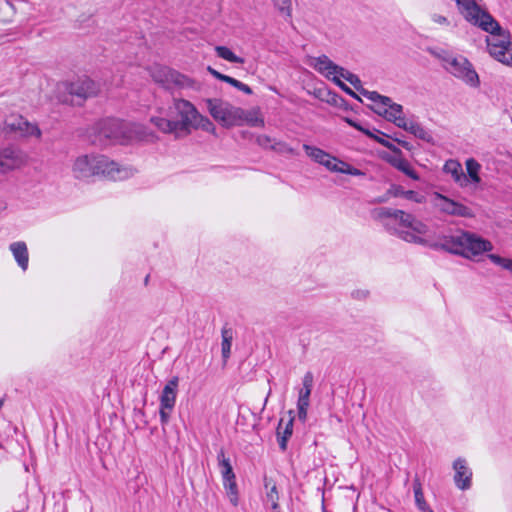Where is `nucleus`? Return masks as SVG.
Masks as SVG:
<instances>
[{
  "label": "nucleus",
  "instance_id": "nucleus-15",
  "mask_svg": "<svg viewBox=\"0 0 512 512\" xmlns=\"http://www.w3.org/2000/svg\"><path fill=\"white\" fill-rule=\"evenodd\" d=\"M462 232L463 231H459L453 235H443L439 242L430 243L428 241L427 246L461 256L463 252Z\"/></svg>",
  "mask_w": 512,
  "mask_h": 512
},
{
  "label": "nucleus",
  "instance_id": "nucleus-60",
  "mask_svg": "<svg viewBox=\"0 0 512 512\" xmlns=\"http://www.w3.org/2000/svg\"><path fill=\"white\" fill-rule=\"evenodd\" d=\"M258 125L261 123L263 125V120L257 119Z\"/></svg>",
  "mask_w": 512,
  "mask_h": 512
},
{
  "label": "nucleus",
  "instance_id": "nucleus-53",
  "mask_svg": "<svg viewBox=\"0 0 512 512\" xmlns=\"http://www.w3.org/2000/svg\"><path fill=\"white\" fill-rule=\"evenodd\" d=\"M345 121L352 127L356 128L357 130L359 131H362L363 133H365L366 135H368L369 137H373V134L368 131V130H365L363 127H361L358 123H356L354 120L352 119H349V118H346Z\"/></svg>",
  "mask_w": 512,
  "mask_h": 512
},
{
  "label": "nucleus",
  "instance_id": "nucleus-17",
  "mask_svg": "<svg viewBox=\"0 0 512 512\" xmlns=\"http://www.w3.org/2000/svg\"><path fill=\"white\" fill-rule=\"evenodd\" d=\"M376 113L387 121L394 123L399 128H401L402 124L407 120L403 116L402 105L395 103L392 100L389 104L383 105L380 109H377Z\"/></svg>",
  "mask_w": 512,
  "mask_h": 512
},
{
  "label": "nucleus",
  "instance_id": "nucleus-4",
  "mask_svg": "<svg viewBox=\"0 0 512 512\" xmlns=\"http://www.w3.org/2000/svg\"><path fill=\"white\" fill-rule=\"evenodd\" d=\"M468 22L478 26L489 34L485 41L490 56L504 65L512 66V41L510 32L502 28L499 22L483 9Z\"/></svg>",
  "mask_w": 512,
  "mask_h": 512
},
{
  "label": "nucleus",
  "instance_id": "nucleus-45",
  "mask_svg": "<svg viewBox=\"0 0 512 512\" xmlns=\"http://www.w3.org/2000/svg\"><path fill=\"white\" fill-rule=\"evenodd\" d=\"M225 82L230 84V85H232V86H234L235 88L243 91L246 94H252L253 93L252 89L248 85H246V84H244V83H242V82L238 81L237 79L232 78L230 76H228V78H227V80Z\"/></svg>",
  "mask_w": 512,
  "mask_h": 512
},
{
  "label": "nucleus",
  "instance_id": "nucleus-27",
  "mask_svg": "<svg viewBox=\"0 0 512 512\" xmlns=\"http://www.w3.org/2000/svg\"><path fill=\"white\" fill-rule=\"evenodd\" d=\"M460 14L467 20H472L482 8L476 3V0H455Z\"/></svg>",
  "mask_w": 512,
  "mask_h": 512
},
{
  "label": "nucleus",
  "instance_id": "nucleus-55",
  "mask_svg": "<svg viewBox=\"0 0 512 512\" xmlns=\"http://www.w3.org/2000/svg\"><path fill=\"white\" fill-rule=\"evenodd\" d=\"M344 102H345V100L342 97H340V96H338L336 94H333V96H332V103L333 104L339 105L340 103H344Z\"/></svg>",
  "mask_w": 512,
  "mask_h": 512
},
{
  "label": "nucleus",
  "instance_id": "nucleus-9",
  "mask_svg": "<svg viewBox=\"0 0 512 512\" xmlns=\"http://www.w3.org/2000/svg\"><path fill=\"white\" fill-rule=\"evenodd\" d=\"M218 467L223 480V486L230 503L234 506L238 504V488L236 477L233 471L230 459L225 456L224 450L221 449L217 455Z\"/></svg>",
  "mask_w": 512,
  "mask_h": 512
},
{
  "label": "nucleus",
  "instance_id": "nucleus-12",
  "mask_svg": "<svg viewBox=\"0 0 512 512\" xmlns=\"http://www.w3.org/2000/svg\"><path fill=\"white\" fill-rule=\"evenodd\" d=\"M67 90L71 96L79 100L95 97L100 92V85L90 78H81L68 85Z\"/></svg>",
  "mask_w": 512,
  "mask_h": 512
},
{
  "label": "nucleus",
  "instance_id": "nucleus-22",
  "mask_svg": "<svg viewBox=\"0 0 512 512\" xmlns=\"http://www.w3.org/2000/svg\"><path fill=\"white\" fill-rule=\"evenodd\" d=\"M264 488L266 490V503L270 504L272 512H280L278 505L279 492L276 483L264 476Z\"/></svg>",
  "mask_w": 512,
  "mask_h": 512
},
{
  "label": "nucleus",
  "instance_id": "nucleus-36",
  "mask_svg": "<svg viewBox=\"0 0 512 512\" xmlns=\"http://www.w3.org/2000/svg\"><path fill=\"white\" fill-rule=\"evenodd\" d=\"M314 377L312 372L308 371L305 373L302 379V388L299 390L298 396L310 398L313 388Z\"/></svg>",
  "mask_w": 512,
  "mask_h": 512
},
{
  "label": "nucleus",
  "instance_id": "nucleus-56",
  "mask_svg": "<svg viewBox=\"0 0 512 512\" xmlns=\"http://www.w3.org/2000/svg\"><path fill=\"white\" fill-rule=\"evenodd\" d=\"M257 142H258V145H261V146H267V143L270 142V140L268 138H264V137H259L258 136V139H257Z\"/></svg>",
  "mask_w": 512,
  "mask_h": 512
},
{
  "label": "nucleus",
  "instance_id": "nucleus-3",
  "mask_svg": "<svg viewBox=\"0 0 512 512\" xmlns=\"http://www.w3.org/2000/svg\"><path fill=\"white\" fill-rule=\"evenodd\" d=\"M136 172L135 168L121 165L101 154L80 155L72 164L74 177L81 180L101 175L121 181L133 177Z\"/></svg>",
  "mask_w": 512,
  "mask_h": 512
},
{
  "label": "nucleus",
  "instance_id": "nucleus-26",
  "mask_svg": "<svg viewBox=\"0 0 512 512\" xmlns=\"http://www.w3.org/2000/svg\"><path fill=\"white\" fill-rule=\"evenodd\" d=\"M444 171L448 174H451L454 181L458 183L461 187L467 185L468 179L465 176L462 166L459 162L455 160H449L444 165Z\"/></svg>",
  "mask_w": 512,
  "mask_h": 512
},
{
  "label": "nucleus",
  "instance_id": "nucleus-35",
  "mask_svg": "<svg viewBox=\"0 0 512 512\" xmlns=\"http://www.w3.org/2000/svg\"><path fill=\"white\" fill-rule=\"evenodd\" d=\"M481 169L480 164L473 158H469L466 161V170L468 173L469 178L473 183H479L480 177H479V171Z\"/></svg>",
  "mask_w": 512,
  "mask_h": 512
},
{
  "label": "nucleus",
  "instance_id": "nucleus-52",
  "mask_svg": "<svg viewBox=\"0 0 512 512\" xmlns=\"http://www.w3.org/2000/svg\"><path fill=\"white\" fill-rule=\"evenodd\" d=\"M369 296L367 289H355L351 292V297L356 300H365Z\"/></svg>",
  "mask_w": 512,
  "mask_h": 512
},
{
  "label": "nucleus",
  "instance_id": "nucleus-20",
  "mask_svg": "<svg viewBox=\"0 0 512 512\" xmlns=\"http://www.w3.org/2000/svg\"><path fill=\"white\" fill-rule=\"evenodd\" d=\"M9 250L20 269L22 271H26L29 264V252L27 244L24 241L12 242L9 245Z\"/></svg>",
  "mask_w": 512,
  "mask_h": 512
},
{
  "label": "nucleus",
  "instance_id": "nucleus-38",
  "mask_svg": "<svg viewBox=\"0 0 512 512\" xmlns=\"http://www.w3.org/2000/svg\"><path fill=\"white\" fill-rule=\"evenodd\" d=\"M309 406H310V398L298 396V400H297L298 419L303 423L307 419V413H308Z\"/></svg>",
  "mask_w": 512,
  "mask_h": 512
},
{
  "label": "nucleus",
  "instance_id": "nucleus-19",
  "mask_svg": "<svg viewBox=\"0 0 512 512\" xmlns=\"http://www.w3.org/2000/svg\"><path fill=\"white\" fill-rule=\"evenodd\" d=\"M179 378L172 377L164 386L160 396V406L164 408H174L178 389Z\"/></svg>",
  "mask_w": 512,
  "mask_h": 512
},
{
  "label": "nucleus",
  "instance_id": "nucleus-1",
  "mask_svg": "<svg viewBox=\"0 0 512 512\" xmlns=\"http://www.w3.org/2000/svg\"><path fill=\"white\" fill-rule=\"evenodd\" d=\"M371 214L373 219L380 222L390 234L408 243L428 245L424 235L428 233L429 227L413 214L389 207L376 208Z\"/></svg>",
  "mask_w": 512,
  "mask_h": 512
},
{
  "label": "nucleus",
  "instance_id": "nucleus-44",
  "mask_svg": "<svg viewBox=\"0 0 512 512\" xmlns=\"http://www.w3.org/2000/svg\"><path fill=\"white\" fill-rule=\"evenodd\" d=\"M403 198L418 204L426 202V197L423 194L413 190H406Z\"/></svg>",
  "mask_w": 512,
  "mask_h": 512
},
{
  "label": "nucleus",
  "instance_id": "nucleus-54",
  "mask_svg": "<svg viewBox=\"0 0 512 512\" xmlns=\"http://www.w3.org/2000/svg\"><path fill=\"white\" fill-rule=\"evenodd\" d=\"M208 72L213 75L215 78H217L218 80H221V81H226L228 76L227 75H224L220 72H218L217 70H215L214 68L208 66L207 68Z\"/></svg>",
  "mask_w": 512,
  "mask_h": 512
},
{
  "label": "nucleus",
  "instance_id": "nucleus-30",
  "mask_svg": "<svg viewBox=\"0 0 512 512\" xmlns=\"http://www.w3.org/2000/svg\"><path fill=\"white\" fill-rule=\"evenodd\" d=\"M293 420H294V417L291 416L289 418V420L286 422L283 431H281L283 420H281L280 423H279V427H278V430H277V435H278L279 447H280V449L282 451L286 450V448H287V441H288L289 437L292 435Z\"/></svg>",
  "mask_w": 512,
  "mask_h": 512
},
{
  "label": "nucleus",
  "instance_id": "nucleus-51",
  "mask_svg": "<svg viewBox=\"0 0 512 512\" xmlns=\"http://www.w3.org/2000/svg\"><path fill=\"white\" fill-rule=\"evenodd\" d=\"M431 20L438 24V25H441V26H448L450 25V21L448 20L447 17L443 16V15H440V14H437V13H434L431 15Z\"/></svg>",
  "mask_w": 512,
  "mask_h": 512
},
{
  "label": "nucleus",
  "instance_id": "nucleus-33",
  "mask_svg": "<svg viewBox=\"0 0 512 512\" xmlns=\"http://www.w3.org/2000/svg\"><path fill=\"white\" fill-rule=\"evenodd\" d=\"M215 51L218 57L227 60L231 63H243L244 60L235 55L231 49L226 46H216Z\"/></svg>",
  "mask_w": 512,
  "mask_h": 512
},
{
  "label": "nucleus",
  "instance_id": "nucleus-40",
  "mask_svg": "<svg viewBox=\"0 0 512 512\" xmlns=\"http://www.w3.org/2000/svg\"><path fill=\"white\" fill-rule=\"evenodd\" d=\"M339 77H342L348 81L359 93L360 90H364L360 78L348 70L343 68V71L339 73Z\"/></svg>",
  "mask_w": 512,
  "mask_h": 512
},
{
  "label": "nucleus",
  "instance_id": "nucleus-2",
  "mask_svg": "<svg viewBox=\"0 0 512 512\" xmlns=\"http://www.w3.org/2000/svg\"><path fill=\"white\" fill-rule=\"evenodd\" d=\"M94 145L109 143L128 144L133 141H151L153 132L138 123H129L119 119L107 118L96 122L88 131Z\"/></svg>",
  "mask_w": 512,
  "mask_h": 512
},
{
  "label": "nucleus",
  "instance_id": "nucleus-31",
  "mask_svg": "<svg viewBox=\"0 0 512 512\" xmlns=\"http://www.w3.org/2000/svg\"><path fill=\"white\" fill-rule=\"evenodd\" d=\"M360 94H362L364 97L369 99L374 103L373 110L376 113L377 109H380L381 106L387 105L391 102V98L387 96H383L379 94L376 91H369V90H360Z\"/></svg>",
  "mask_w": 512,
  "mask_h": 512
},
{
  "label": "nucleus",
  "instance_id": "nucleus-18",
  "mask_svg": "<svg viewBox=\"0 0 512 512\" xmlns=\"http://www.w3.org/2000/svg\"><path fill=\"white\" fill-rule=\"evenodd\" d=\"M314 68L324 75L326 78L330 79L334 76H339V73L343 71V67L338 66L332 60H330L326 55H321L314 59Z\"/></svg>",
  "mask_w": 512,
  "mask_h": 512
},
{
  "label": "nucleus",
  "instance_id": "nucleus-29",
  "mask_svg": "<svg viewBox=\"0 0 512 512\" xmlns=\"http://www.w3.org/2000/svg\"><path fill=\"white\" fill-rule=\"evenodd\" d=\"M277 13L283 17V19L292 23V0H270Z\"/></svg>",
  "mask_w": 512,
  "mask_h": 512
},
{
  "label": "nucleus",
  "instance_id": "nucleus-8",
  "mask_svg": "<svg viewBox=\"0 0 512 512\" xmlns=\"http://www.w3.org/2000/svg\"><path fill=\"white\" fill-rule=\"evenodd\" d=\"M444 68L456 78L462 80L467 85L477 88L480 85V79L473 68L470 61L463 56H454L449 62V65H444Z\"/></svg>",
  "mask_w": 512,
  "mask_h": 512
},
{
  "label": "nucleus",
  "instance_id": "nucleus-7",
  "mask_svg": "<svg viewBox=\"0 0 512 512\" xmlns=\"http://www.w3.org/2000/svg\"><path fill=\"white\" fill-rule=\"evenodd\" d=\"M431 205L436 211L446 216L462 218H473L475 216L472 208L439 192L432 194Z\"/></svg>",
  "mask_w": 512,
  "mask_h": 512
},
{
  "label": "nucleus",
  "instance_id": "nucleus-21",
  "mask_svg": "<svg viewBox=\"0 0 512 512\" xmlns=\"http://www.w3.org/2000/svg\"><path fill=\"white\" fill-rule=\"evenodd\" d=\"M388 161L393 167L403 172L411 179L415 181L420 179L418 173L411 167L410 163L402 157V153L391 156Z\"/></svg>",
  "mask_w": 512,
  "mask_h": 512
},
{
  "label": "nucleus",
  "instance_id": "nucleus-14",
  "mask_svg": "<svg viewBox=\"0 0 512 512\" xmlns=\"http://www.w3.org/2000/svg\"><path fill=\"white\" fill-rule=\"evenodd\" d=\"M26 161V155L19 149L8 147L0 151V168L3 173L21 167Z\"/></svg>",
  "mask_w": 512,
  "mask_h": 512
},
{
  "label": "nucleus",
  "instance_id": "nucleus-37",
  "mask_svg": "<svg viewBox=\"0 0 512 512\" xmlns=\"http://www.w3.org/2000/svg\"><path fill=\"white\" fill-rule=\"evenodd\" d=\"M192 129H202L204 131L214 133L215 126L207 117L198 113L197 117L195 118V122L193 123Z\"/></svg>",
  "mask_w": 512,
  "mask_h": 512
},
{
  "label": "nucleus",
  "instance_id": "nucleus-42",
  "mask_svg": "<svg viewBox=\"0 0 512 512\" xmlns=\"http://www.w3.org/2000/svg\"><path fill=\"white\" fill-rule=\"evenodd\" d=\"M321 165L325 166L328 170L332 172H339L341 170V165H343V161L337 159L334 156H331L328 153V157L325 158L323 162H321Z\"/></svg>",
  "mask_w": 512,
  "mask_h": 512
},
{
  "label": "nucleus",
  "instance_id": "nucleus-41",
  "mask_svg": "<svg viewBox=\"0 0 512 512\" xmlns=\"http://www.w3.org/2000/svg\"><path fill=\"white\" fill-rule=\"evenodd\" d=\"M271 148L282 154V155H291V156H295V155H298V152L292 148L291 146H289L287 143L285 142H274L272 145H271Z\"/></svg>",
  "mask_w": 512,
  "mask_h": 512
},
{
  "label": "nucleus",
  "instance_id": "nucleus-48",
  "mask_svg": "<svg viewBox=\"0 0 512 512\" xmlns=\"http://www.w3.org/2000/svg\"><path fill=\"white\" fill-rule=\"evenodd\" d=\"M331 80L337 85L339 86L343 91H345L347 94H349L350 96L356 98V99H359L358 95L352 90L350 89L345 83H343L341 80H340V77L339 76H334L331 78Z\"/></svg>",
  "mask_w": 512,
  "mask_h": 512
},
{
  "label": "nucleus",
  "instance_id": "nucleus-39",
  "mask_svg": "<svg viewBox=\"0 0 512 512\" xmlns=\"http://www.w3.org/2000/svg\"><path fill=\"white\" fill-rule=\"evenodd\" d=\"M427 51L434 56L435 58L442 61V65H449V62H451V59L454 58L452 54H450L448 51L440 48H428Z\"/></svg>",
  "mask_w": 512,
  "mask_h": 512
},
{
  "label": "nucleus",
  "instance_id": "nucleus-10",
  "mask_svg": "<svg viewBox=\"0 0 512 512\" xmlns=\"http://www.w3.org/2000/svg\"><path fill=\"white\" fill-rule=\"evenodd\" d=\"M4 132L14 134L15 137L41 136L37 125L28 122L20 115H11L4 122Z\"/></svg>",
  "mask_w": 512,
  "mask_h": 512
},
{
  "label": "nucleus",
  "instance_id": "nucleus-49",
  "mask_svg": "<svg viewBox=\"0 0 512 512\" xmlns=\"http://www.w3.org/2000/svg\"><path fill=\"white\" fill-rule=\"evenodd\" d=\"M405 191L401 185L392 184L387 190V195H390V197H404Z\"/></svg>",
  "mask_w": 512,
  "mask_h": 512
},
{
  "label": "nucleus",
  "instance_id": "nucleus-61",
  "mask_svg": "<svg viewBox=\"0 0 512 512\" xmlns=\"http://www.w3.org/2000/svg\"><path fill=\"white\" fill-rule=\"evenodd\" d=\"M3 406V400L0 399V409L2 408Z\"/></svg>",
  "mask_w": 512,
  "mask_h": 512
},
{
  "label": "nucleus",
  "instance_id": "nucleus-13",
  "mask_svg": "<svg viewBox=\"0 0 512 512\" xmlns=\"http://www.w3.org/2000/svg\"><path fill=\"white\" fill-rule=\"evenodd\" d=\"M223 126L231 127L236 125H254L256 122L255 113L253 111H246L240 107H235L229 104L226 115L224 117Z\"/></svg>",
  "mask_w": 512,
  "mask_h": 512
},
{
  "label": "nucleus",
  "instance_id": "nucleus-59",
  "mask_svg": "<svg viewBox=\"0 0 512 512\" xmlns=\"http://www.w3.org/2000/svg\"><path fill=\"white\" fill-rule=\"evenodd\" d=\"M25 508H27V504L26 502L24 501L21 505V507L19 508V510H14L13 512H21L23 511Z\"/></svg>",
  "mask_w": 512,
  "mask_h": 512
},
{
  "label": "nucleus",
  "instance_id": "nucleus-23",
  "mask_svg": "<svg viewBox=\"0 0 512 512\" xmlns=\"http://www.w3.org/2000/svg\"><path fill=\"white\" fill-rule=\"evenodd\" d=\"M207 108L211 116L221 124H223L224 117L226 115V110L229 106V103L224 102L220 99H207L206 100Z\"/></svg>",
  "mask_w": 512,
  "mask_h": 512
},
{
  "label": "nucleus",
  "instance_id": "nucleus-47",
  "mask_svg": "<svg viewBox=\"0 0 512 512\" xmlns=\"http://www.w3.org/2000/svg\"><path fill=\"white\" fill-rule=\"evenodd\" d=\"M341 170L339 171V173H343V174H348V175H352V176H360V175H363V172L360 171L359 169L347 164L346 162H343V165H341Z\"/></svg>",
  "mask_w": 512,
  "mask_h": 512
},
{
  "label": "nucleus",
  "instance_id": "nucleus-24",
  "mask_svg": "<svg viewBox=\"0 0 512 512\" xmlns=\"http://www.w3.org/2000/svg\"><path fill=\"white\" fill-rule=\"evenodd\" d=\"M151 124H153L160 132L165 134H173L176 138H180L178 133L175 120L167 119L161 116H152L150 118Z\"/></svg>",
  "mask_w": 512,
  "mask_h": 512
},
{
  "label": "nucleus",
  "instance_id": "nucleus-5",
  "mask_svg": "<svg viewBox=\"0 0 512 512\" xmlns=\"http://www.w3.org/2000/svg\"><path fill=\"white\" fill-rule=\"evenodd\" d=\"M170 113H175L179 120H175V124L180 137L187 136L191 133L193 123L198 115L196 107L188 100L175 98L173 105L169 108Z\"/></svg>",
  "mask_w": 512,
  "mask_h": 512
},
{
  "label": "nucleus",
  "instance_id": "nucleus-25",
  "mask_svg": "<svg viewBox=\"0 0 512 512\" xmlns=\"http://www.w3.org/2000/svg\"><path fill=\"white\" fill-rule=\"evenodd\" d=\"M401 128L425 142L431 143L433 141L432 135L421 124L415 121L406 120Z\"/></svg>",
  "mask_w": 512,
  "mask_h": 512
},
{
  "label": "nucleus",
  "instance_id": "nucleus-34",
  "mask_svg": "<svg viewBox=\"0 0 512 512\" xmlns=\"http://www.w3.org/2000/svg\"><path fill=\"white\" fill-rule=\"evenodd\" d=\"M303 148L306 152V154L315 162L321 164V162H323L325 160V158L328 157V153L325 152L324 150L320 149V148H317V147H314V146H310L308 144H304L303 145Z\"/></svg>",
  "mask_w": 512,
  "mask_h": 512
},
{
  "label": "nucleus",
  "instance_id": "nucleus-32",
  "mask_svg": "<svg viewBox=\"0 0 512 512\" xmlns=\"http://www.w3.org/2000/svg\"><path fill=\"white\" fill-rule=\"evenodd\" d=\"M233 333L230 329H222V344L221 353L223 358V364L225 365L231 353Z\"/></svg>",
  "mask_w": 512,
  "mask_h": 512
},
{
  "label": "nucleus",
  "instance_id": "nucleus-28",
  "mask_svg": "<svg viewBox=\"0 0 512 512\" xmlns=\"http://www.w3.org/2000/svg\"><path fill=\"white\" fill-rule=\"evenodd\" d=\"M413 492H414L415 504L421 512H434L425 501L423 490H422V484L418 477H415V479L413 481Z\"/></svg>",
  "mask_w": 512,
  "mask_h": 512
},
{
  "label": "nucleus",
  "instance_id": "nucleus-6",
  "mask_svg": "<svg viewBox=\"0 0 512 512\" xmlns=\"http://www.w3.org/2000/svg\"><path fill=\"white\" fill-rule=\"evenodd\" d=\"M150 75L156 83L167 90L189 88L194 85L193 80L166 66L151 67Z\"/></svg>",
  "mask_w": 512,
  "mask_h": 512
},
{
  "label": "nucleus",
  "instance_id": "nucleus-57",
  "mask_svg": "<svg viewBox=\"0 0 512 512\" xmlns=\"http://www.w3.org/2000/svg\"><path fill=\"white\" fill-rule=\"evenodd\" d=\"M403 148L407 149V150H411V145L409 142L407 141H403V140H399V139H395Z\"/></svg>",
  "mask_w": 512,
  "mask_h": 512
},
{
  "label": "nucleus",
  "instance_id": "nucleus-16",
  "mask_svg": "<svg viewBox=\"0 0 512 512\" xmlns=\"http://www.w3.org/2000/svg\"><path fill=\"white\" fill-rule=\"evenodd\" d=\"M454 482L458 489L468 490L472 484V470L467 464V461L463 458H457L453 462Z\"/></svg>",
  "mask_w": 512,
  "mask_h": 512
},
{
  "label": "nucleus",
  "instance_id": "nucleus-46",
  "mask_svg": "<svg viewBox=\"0 0 512 512\" xmlns=\"http://www.w3.org/2000/svg\"><path fill=\"white\" fill-rule=\"evenodd\" d=\"M379 144H381L382 146L386 147L387 149H389L391 152L395 154H401V150L396 146L394 145L392 142H390L389 140L387 139H384L382 137H377V136H374L373 137Z\"/></svg>",
  "mask_w": 512,
  "mask_h": 512
},
{
  "label": "nucleus",
  "instance_id": "nucleus-58",
  "mask_svg": "<svg viewBox=\"0 0 512 512\" xmlns=\"http://www.w3.org/2000/svg\"><path fill=\"white\" fill-rule=\"evenodd\" d=\"M390 199V195H387V192L382 197H379L376 199V202L378 203H384L387 202Z\"/></svg>",
  "mask_w": 512,
  "mask_h": 512
},
{
  "label": "nucleus",
  "instance_id": "nucleus-50",
  "mask_svg": "<svg viewBox=\"0 0 512 512\" xmlns=\"http://www.w3.org/2000/svg\"><path fill=\"white\" fill-rule=\"evenodd\" d=\"M172 410H173V408H164V407L160 406L159 414H160V420H161L162 425H166L169 422L170 414H171Z\"/></svg>",
  "mask_w": 512,
  "mask_h": 512
},
{
  "label": "nucleus",
  "instance_id": "nucleus-11",
  "mask_svg": "<svg viewBox=\"0 0 512 512\" xmlns=\"http://www.w3.org/2000/svg\"><path fill=\"white\" fill-rule=\"evenodd\" d=\"M463 239V252L461 256L472 259L484 252H489L493 249V245L489 240H486L474 233L464 231L462 232Z\"/></svg>",
  "mask_w": 512,
  "mask_h": 512
},
{
  "label": "nucleus",
  "instance_id": "nucleus-43",
  "mask_svg": "<svg viewBox=\"0 0 512 512\" xmlns=\"http://www.w3.org/2000/svg\"><path fill=\"white\" fill-rule=\"evenodd\" d=\"M488 258L494 264L512 272V259L504 258L496 254H488Z\"/></svg>",
  "mask_w": 512,
  "mask_h": 512
}]
</instances>
